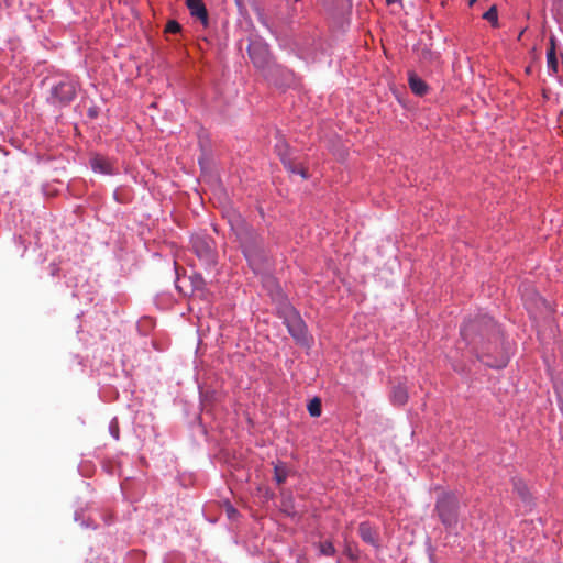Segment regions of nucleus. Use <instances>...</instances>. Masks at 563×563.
<instances>
[{"mask_svg":"<svg viewBox=\"0 0 563 563\" xmlns=\"http://www.w3.org/2000/svg\"><path fill=\"white\" fill-rule=\"evenodd\" d=\"M286 168L292 174H299L303 179L308 178V172L301 165H296L290 162H285Z\"/></svg>","mask_w":563,"mask_h":563,"instance_id":"obj_16","label":"nucleus"},{"mask_svg":"<svg viewBox=\"0 0 563 563\" xmlns=\"http://www.w3.org/2000/svg\"><path fill=\"white\" fill-rule=\"evenodd\" d=\"M408 82H409V87L413 93H416L417 96L426 95V92L428 90L427 84L420 77H418L413 71L409 73Z\"/></svg>","mask_w":563,"mask_h":563,"instance_id":"obj_9","label":"nucleus"},{"mask_svg":"<svg viewBox=\"0 0 563 563\" xmlns=\"http://www.w3.org/2000/svg\"><path fill=\"white\" fill-rule=\"evenodd\" d=\"M180 29H181L180 24L177 21L170 20L166 24L165 32L166 33H178L180 31Z\"/></svg>","mask_w":563,"mask_h":563,"instance_id":"obj_20","label":"nucleus"},{"mask_svg":"<svg viewBox=\"0 0 563 563\" xmlns=\"http://www.w3.org/2000/svg\"><path fill=\"white\" fill-rule=\"evenodd\" d=\"M192 250L197 256L210 264L214 262V252L210 239L196 236L191 240Z\"/></svg>","mask_w":563,"mask_h":563,"instance_id":"obj_5","label":"nucleus"},{"mask_svg":"<svg viewBox=\"0 0 563 563\" xmlns=\"http://www.w3.org/2000/svg\"><path fill=\"white\" fill-rule=\"evenodd\" d=\"M109 431H110L111 435H112L115 440H119L120 430H119V423H118V421H117V420H112V421L110 422Z\"/></svg>","mask_w":563,"mask_h":563,"instance_id":"obj_21","label":"nucleus"},{"mask_svg":"<svg viewBox=\"0 0 563 563\" xmlns=\"http://www.w3.org/2000/svg\"><path fill=\"white\" fill-rule=\"evenodd\" d=\"M461 335L474 349L481 352V360L489 367H505L508 358L500 355L498 358L490 360L492 342L497 343L501 339V333L495 321L488 316H479L474 320L466 322L461 329Z\"/></svg>","mask_w":563,"mask_h":563,"instance_id":"obj_1","label":"nucleus"},{"mask_svg":"<svg viewBox=\"0 0 563 563\" xmlns=\"http://www.w3.org/2000/svg\"><path fill=\"white\" fill-rule=\"evenodd\" d=\"M459 499L452 493H443L437 500L435 511L446 528L457 525Z\"/></svg>","mask_w":563,"mask_h":563,"instance_id":"obj_2","label":"nucleus"},{"mask_svg":"<svg viewBox=\"0 0 563 563\" xmlns=\"http://www.w3.org/2000/svg\"><path fill=\"white\" fill-rule=\"evenodd\" d=\"M345 553L352 559H356V556L353 554L352 549L350 547H346Z\"/></svg>","mask_w":563,"mask_h":563,"instance_id":"obj_23","label":"nucleus"},{"mask_svg":"<svg viewBox=\"0 0 563 563\" xmlns=\"http://www.w3.org/2000/svg\"><path fill=\"white\" fill-rule=\"evenodd\" d=\"M190 14L198 19L205 26L208 25V11L202 0H187Z\"/></svg>","mask_w":563,"mask_h":563,"instance_id":"obj_7","label":"nucleus"},{"mask_svg":"<svg viewBox=\"0 0 563 563\" xmlns=\"http://www.w3.org/2000/svg\"><path fill=\"white\" fill-rule=\"evenodd\" d=\"M551 46L547 52V64L550 69H552L554 73L558 71V59L555 54V45L554 40L551 38Z\"/></svg>","mask_w":563,"mask_h":563,"instance_id":"obj_11","label":"nucleus"},{"mask_svg":"<svg viewBox=\"0 0 563 563\" xmlns=\"http://www.w3.org/2000/svg\"><path fill=\"white\" fill-rule=\"evenodd\" d=\"M519 494L522 496V498H526V488H518Z\"/></svg>","mask_w":563,"mask_h":563,"instance_id":"obj_24","label":"nucleus"},{"mask_svg":"<svg viewBox=\"0 0 563 563\" xmlns=\"http://www.w3.org/2000/svg\"><path fill=\"white\" fill-rule=\"evenodd\" d=\"M91 166L93 168V170H98L100 173H103V174H107L109 173V165L107 163V161L102 157H95L92 161H91Z\"/></svg>","mask_w":563,"mask_h":563,"instance_id":"obj_14","label":"nucleus"},{"mask_svg":"<svg viewBox=\"0 0 563 563\" xmlns=\"http://www.w3.org/2000/svg\"><path fill=\"white\" fill-rule=\"evenodd\" d=\"M358 534L366 543L375 548L378 547L377 531L368 522H362L358 526Z\"/></svg>","mask_w":563,"mask_h":563,"instance_id":"obj_8","label":"nucleus"},{"mask_svg":"<svg viewBox=\"0 0 563 563\" xmlns=\"http://www.w3.org/2000/svg\"><path fill=\"white\" fill-rule=\"evenodd\" d=\"M288 476V468L285 464H276L274 467V478L278 485H282L286 482Z\"/></svg>","mask_w":563,"mask_h":563,"instance_id":"obj_12","label":"nucleus"},{"mask_svg":"<svg viewBox=\"0 0 563 563\" xmlns=\"http://www.w3.org/2000/svg\"><path fill=\"white\" fill-rule=\"evenodd\" d=\"M476 2V0H470V5H473Z\"/></svg>","mask_w":563,"mask_h":563,"instance_id":"obj_27","label":"nucleus"},{"mask_svg":"<svg viewBox=\"0 0 563 563\" xmlns=\"http://www.w3.org/2000/svg\"><path fill=\"white\" fill-rule=\"evenodd\" d=\"M284 323L287 327L289 334L297 342H307V327L300 314L292 307H286L284 309Z\"/></svg>","mask_w":563,"mask_h":563,"instance_id":"obj_4","label":"nucleus"},{"mask_svg":"<svg viewBox=\"0 0 563 563\" xmlns=\"http://www.w3.org/2000/svg\"><path fill=\"white\" fill-rule=\"evenodd\" d=\"M420 58L424 62H433L438 58V55L431 52L429 48L423 47L420 52Z\"/></svg>","mask_w":563,"mask_h":563,"instance_id":"obj_19","label":"nucleus"},{"mask_svg":"<svg viewBox=\"0 0 563 563\" xmlns=\"http://www.w3.org/2000/svg\"><path fill=\"white\" fill-rule=\"evenodd\" d=\"M15 243H16V246H18L19 251H21V254H23L26 251V246H25L24 241L22 240V238L19 236L15 240Z\"/></svg>","mask_w":563,"mask_h":563,"instance_id":"obj_22","label":"nucleus"},{"mask_svg":"<svg viewBox=\"0 0 563 563\" xmlns=\"http://www.w3.org/2000/svg\"><path fill=\"white\" fill-rule=\"evenodd\" d=\"M398 1H399V0H386V2H387L388 4H393V3H396V2H398Z\"/></svg>","mask_w":563,"mask_h":563,"instance_id":"obj_26","label":"nucleus"},{"mask_svg":"<svg viewBox=\"0 0 563 563\" xmlns=\"http://www.w3.org/2000/svg\"><path fill=\"white\" fill-rule=\"evenodd\" d=\"M250 58L257 68H265L269 64V52L266 45L251 43L247 48Z\"/></svg>","mask_w":563,"mask_h":563,"instance_id":"obj_6","label":"nucleus"},{"mask_svg":"<svg viewBox=\"0 0 563 563\" xmlns=\"http://www.w3.org/2000/svg\"><path fill=\"white\" fill-rule=\"evenodd\" d=\"M243 252L250 265L254 266L257 264L258 254L255 247L245 245Z\"/></svg>","mask_w":563,"mask_h":563,"instance_id":"obj_15","label":"nucleus"},{"mask_svg":"<svg viewBox=\"0 0 563 563\" xmlns=\"http://www.w3.org/2000/svg\"><path fill=\"white\" fill-rule=\"evenodd\" d=\"M308 412L311 417H319L321 415V401L319 398H313L309 402Z\"/></svg>","mask_w":563,"mask_h":563,"instance_id":"obj_17","label":"nucleus"},{"mask_svg":"<svg viewBox=\"0 0 563 563\" xmlns=\"http://www.w3.org/2000/svg\"><path fill=\"white\" fill-rule=\"evenodd\" d=\"M76 96V85L69 79H59L52 84L47 100L56 106L68 104Z\"/></svg>","mask_w":563,"mask_h":563,"instance_id":"obj_3","label":"nucleus"},{"mask_svg":"<svg viewBox=\"0 0 563 563\" xmlns=\"http://www.w3.org/2000/svg\"><path fill=\"white\" fill-rule=\"evenodd\" d=\"M483 18L490 22L493 25H497V22H498V13H497V9L495 5H493L492 8H489L483 15Z\"/></svg>","mask_w":563,"mask_h":563,"instance_id":"obj_18","label":"nucleus"},{"mask_svg":"<svg viewBox=\"0 0 563 563\" xmlns=\"http://www.w3.org/2000/svg\"><path fill=\"white\" fill-rule=\"evenodd\" d=\"M318 550H319V553L324 556H333L336 552L333 543L329 540L319 542Z\"/></svg>","mask_w":563,"mask_h":563,"instance_id":"obj_13","label":"nucleus"},{"mask_svg":"<svg viewBox=\"0 0 563 563\" xmlns=\"http://www.w3.org/2000/svg\"><path fill=\"white\" fill-rule=\"evenodd\" d=\"M391 399L395 405H404L408 399L407 389L402 386L395 387L391 394Z\"/></svg>","mask_w":563,"mask_h":563,"instance_id":"obj_10","label":"nucleus"},{"mask_svg":"<svg viewBox=\"0 0 563 563\" xmlns=\"http://www.w3.org/2000/svg\"><path fill=\"white\" fill-rule=\"evenodd\" d=\"M228 512L231 516V515H234L236 512V510L234 508H232V507H229L228 508Z\"/></svg>","mask_w":563,"mask_h":563,"instance_id":"obj_25","label":"nucleus"}]
</instances>
